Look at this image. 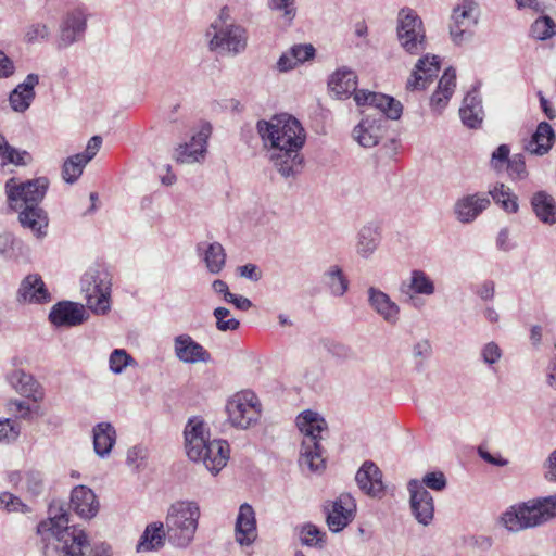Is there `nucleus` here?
Instances as JSON below:
<instances>
[{"label":"nucleus","mask_w":556,"mask_h":556,"mask_svg":"<svg viewBox=\"0 0 556 556\" xmlns=\"http://www.w3.org/2000/svg\"><path fill=\"white\" fill-rule=\"evenodd\" d=\"M256 129L280 174H299L304 169L300 150L306 132L298 118L288 113L276 114L268 121H258Z\"/></svg>","instance_id":"obj_1"},{"label":"nucleus","mask_w":556,"mask_h":556,"mask_svg":"<svg viewBox=\"0 0 556 556\" xmlns=\"http://www.w3.org/2000/svg\"><path fill=\"white\" fill-rule=\"evenodd\" d=\"M48 513L49 517L37 526L43 556H83V549L89 546L87 534L68 525V513L61 503L53 501Z\"/></svg>","instance_id":"obj_2"},{"label":"nucleus","mask_w":556,"mask_h":556,"mask_svg":"<svg viewBox=\"0 0 556 556\" xmlns=\"http://www.w3.org/2000/svg\"><path fill=\"white\" fill-rule=\"evenodd\" d=\"M358 106H365L364 117L353 130L354 139L364 148H372L382 138L386 118L399 119L402 104L395 99L377 92L361 91L355 94Z\"/></svg>","instance_id":"obj_3"},{"label":"nucleus","mask_w":556,"mask_h":556,"mask_svg":"<svg viewBox=\"0 0 556 556\" xmlns=\"http://www.w3.org/2000/svg\"><path fill=\"white\" fill-rule=\"evenodd\" d=\"M49 181L46 176L17 182L15 177L5 184L8 202L11 208L20 210L18 220L24 228H29L38 237L45 235L43 228L48 226L46 212L39 207Z\"/></svg>","instance_id":"obj_4"},{"label":"nucleus","mask_w":556,"mask_h":556,"mask_svg":"<svg viewBox=\"0 0 556 556\" xmlns=\"http://www.w3.org/2000/svg\"><path fill=\"white\" fill-rule=\"evenodd\" d=\"M188 457L193 462H202L212 473H218L227 464L229 444L225 440H210L203 420L192 417L188 420L185 431Z\"/></svg>","instance_id":"obj_5"},{"label":"nucleus","mask_w":556,"mask_h":556,"mask_svg":"<svg viewBox=\"0 0 556 556\" xmlns=\"http://www.w3.org/2000/svg\"><path fill=\"white\" fill-rule=\"evenodd\" d=\"M556 517V494L536 497L511 506L501 520L511 532L541 526Z\"/></svg>","instance_id":"obj_6"},{"label":"nucleus","mask_w":556,"mask_h":556,"mask_svg":"<svg viewBox=\"0 0 556 556\" xmlns=\"http://www.w3.org/2000/svg\"><path fill=\"white\" fill-rule=\"evenodd\" d=\"M296 426L303 433L300 463L307 465L312 471L323 469L325 458L320 441L324 439L323 433L328 431L327 421L318 413L307 409L298 416Z\"/></svg>","instance_id":"obj_7"},{"label":"nucleus","mask_w":556,"mask_h":556,"mask_svg":"<svg viewBox=\"0 0 556 556\" xmlns=\"http://www.w3.org/2000/svg\"><path fill=\"white\" fill-rule=\"evenodd\" d=\"M200 518V507L194 501H178L168 509L166 534L169 543L185 548L194 539Z\"/></svg>","instance_id":"obj_8"},{"label":"nucleus","mask_w":556,"mask_h":556,"mask_svg":"<svg viewBox=\"0 0 556 556\" xmlns=\"http://www.w3.org/2000/svg\"><path fill=\"white\" fill-rule=\"evenodd\" d=\"M80 286L89 309L101 315L111 309L112 275L104 265L90 267L83 275Z\"/></svg>","instance_id":"obj_9"},{"label":"nucleus","mask_w":556,"mask_h":556,"mask_svg":"<svg viewBox=\"0 0 556 556\" xmlns=\"http://www.w3.org/2000/svg\"><path fill=\"white\" fill-rule=\"evenodd\" d=\"M396 37L401 48L410 55H418L427 49L422 20L410 8H403L397 13Z\"/></svg>","instance_id":"obj_10"},{"label":"nucleus","mask_w":556,"mask_h":556,"mask_svg":"<svg viewBox=\"0 0 556 556\" xmlns=\"http://www.w3.org/2000/svg\"><path fill=\"white\" fill-rule=\"evenodd\" d=\"M208 46L212 51L238 54L247 47L245 30L235 24H225L220 18L212 23L206 30Z\"/></svg>","instance_id":"obj_11"},{"label":"nucleus","mask_w":556,"mask_h":556,"mask_svg":"<svg viewBox=\"0 0 556 556\" xmlns=\"http://www.w3.org/2000/svg\"><path fill=\"white\" fill-rule=\"evenodd\" d=\"M480 8L475 0H460L452 10L450 36L452 41L460 46L472 38V28L478 24Z\"/></svg>","instance_id":"obj_12"},{"label":"nucleus","mask_w":556,"mask_h":556,"mask_svg":"<svg viewBox=\"0 0 556 556\" xmlns=\"http://www.w3.org/2000/svg\"><path fill=\"white\" fill-rule=\"evenodd\" d=\"M226 412L232 426L247 429L258 420L261 404L253 392H239L227 402Z\"/></svg>","instance_id":"obj_13"},{"label":"nucleus","mask_w":556,"mask_h":556,"mask_svg":"<svg viewBox=\"0 0 556 556\" xmlns=\"http://www.w3.org/2000/svg\"><path fill=\"white\" fill-rule=\"evenodd\" d=\"M324 511L329 530L338 533L354 520L356 502L350 493H342L334 501H327L324 504Z\"/></svg>","instance_id":"obj_14"},{"label":"nucleus","mask_w":556,"mask_h":556,"mask_svg":"<svg viewBox=\"0 0 556 556\" xmlns=\"http://www.w3.org/2000/svg\"><path fill=\"white\" fill-rule=\"evenodd\" d=\"M410 493V508L417 521L428 526L433 520L434 504L430 492L417 479H412L407 484Z\"/></svg>","instance_id":"obj_15"},{"label":"nucleus","mask_w":556,"mask_h":556,"mask_svg":"<svg viewBox=\"0 0 556 556\" xmlns=\"http://www.w3.org/2000/svg\"><path fill=\"white\" fill-rule=\"evenodd\" d=\"M87 318L84 306L72 301L58 302L49 313V320L56 327H75L81 325Z\"/></svg>","instance_id":"obj_16"},{"label":"nucleus","mask_w":556,"mask_h":556,"mask_svg":"<svg viewBox=\"0 0 556 556\" xmlns=\"http://www.w3.org/2000/svg\"><path fill=\"white\" fill-rule=\"evenodd\" d=\"M440 71V60L437 55L426 54L418 60L410 77L406 83L408 90H421L437 77Z\"/></svg>","instance_id":"obj_17"},{"label":"nucleus","mask_w":556,"mask_h":556,"mask_svg":"<svg viewBox=\"0 0 556 556\" xmlns=\"http://www.w3.org/2000/svg\"><path fill=\"white\" fill-rule=\"evenodd\" d=\"M490 199L484 193H473L458 199L454 205L456 218L462 224L472 223L488 206Z\"/></svg>","instance_id":"obj_18"},{"label":"nucleus","mask_w":556,"mask_h":556,"mask_svg":"<svg viewBox=\"0 0 556 556\" xmlns=\"http://www.w3.org/2000/svg\"><path fill=\"white\" fill-rule=\"evenodd\" d=\"M355 480L358 488L371 497H381L384 494L382 472L371 460L364 462L356 472Z\"/></svg>","instance_id":"obj_19"},{"label":"nucleus","mask_w":556,"mask_h":556,"mask_svg":"<svg viewBox=\"0 0 556 556\" xmlns=\"http://www.w3.org/2000/svg\"><path fill=\"white\" fill-rule=\"evenodd\" d=\"M177 358L186 364L208 363L211 354L189 334L177 336L174 340Z\"/></svg>","instance_id":"obj_20"},{"label":"nucleus","mask_w":556,"mask_h":556,"mask_svg":"<svg viewBox=\"0 0 556 556\" xmlns=\"http://www.w3.org/2000/svg\"><path fill=\"white\" fill-rule=\"evenodd\" d=\"M72 509L84 519L93 518L99 510V502L94 492L86 485H76L71 494Z\"/></svg>","instance_id":"obj_21"},{"label":"nucleus","mask_w":556,"mask_h":556,"mask_svg":"<svg viewBox=\"0 0 556 556\" xmlns=\"http://www.w3.org/2000/svg\"><path fill=\"white\" fill-rule=\"evenodd\" d=\"M207 138L208 130L202 129L197 135L192 136L189 142L180 144L175 150V160L181 164H192L200 162L206 152Z\"/></svg>","instance_id":"obj_22"},{"label":"nucleus","mask_w":556,"mask_h":556,"mask_svg":"<svg viewBox=\"0 0 556 556\" xmlns=\"http://www.w3.org/2000/svg\"><path fill=\"white\" fill-rule=\"evenodd\" d=\"M18 301L28 303H48L51 301V295L38 274L27 275L21 282L17 291Z\"/></svg>","instance_id":"obj_23"},{"label":"nucleus","mask_w":556,"mask_h":556,"mask_svg":"<svg viewBox=\"0 0 556 556\" xmlns=\"http://www.w3.org/2000/svg\"><path fill=\"white\" fill-rule=\"evenodd\" d=\"M370 307L390 325L399 320L400 306L383 291L370 287L367 291Z\"/></svg>","instance_id":"obj_24"},{"label":"nucleus","mask_w":556,"mask_h":556,"mask_svg":"<svg viewBox=\"0 0 556 556\" xmlns=\"http://www.w3.org/2000/svg\"><path fill=\"white\" fill-rule=\"evenodd\" d=\"M257 536L256 520L253 507L244 503L239 508L236 520V539L240 545L252 544Z\"/></svg>","instance_id":"obj_25"},{"label":"nucleus","mask_w":556,"mask_h":556,"mask_svg":"<svg viewBox=\"0 0 556 556\" xmlns=\"http://www.w3.org/2000/svg\"><path fill=\"white\" fill-rule=\"evenodd\" d=\"M38 83V75L29 74L11 91L9 102L13 111L23 113L30 106L36 96L34 88Z\"/></svg>","instance_id":"obj_26"},{"label":"nucleus","mask_w":556,"mask_h":556,"mask_svg":"<svg viewBox=\"0 0 556 556\" xmlns=\"http://www.w3.org/2000/svg\"><path fill=\"white\" fill-rule=\"evenodd\" d=\"M330 90L338 99L349 98L362 90H357V76L356 74L346 68H341L334 72L328 81Z\"/></svg>","instance_id":"obj_27"},{"label":"nucleus","mask_w":556,"mask_h":556,"mask_svg":"<svg viewBox=\"0 0 556 556\" xmlns=\"http://www.w3.org/2000/svg\"><path fill=\"white\" fill-rule=\"evenodd\" d=\"M102 144L100 136H93L87 143L84 152L70 156L63 164V174L78 172L81 174L84 167L97 155Z\"/></svg>","instance_id":"obj_28"},{"label":"nucleus","mask_w":556,"mask_h":556,"mask_svg":"<svg viewBox=\"0 0 556 556\" xmlns=\"http://www.w3.org/2000/svg\"><path fill=\"white\" fill-rule=\"evenodd\" d=\"M532 210L540 222L546 225L556 224V201L546 191H538L531 197Z\"/></svg>","instance_id":"obj_29"},{"label":"nucleus","mask_w":556,"mask_h":556,"mask_svg":"<svg viewBox=\"0 0 556 556\" xmlns=\"http://www.w3.org/2000/svg\"><path fill=\"white\" fill-rule=\"evenodd\" d=\"M86 29V15L81 10H75L64 20L61 27L60 46L67 47L76 41L77 36Z\"/></svg>","instance_id":"obj_30"},{"label":"nucleus","mask_w":556,"mask_h":556,"mask_svg":"<svg viewBox=\"0 0 556 556\" xmlns=\"http://www.w3.org/2000/svg\"><path fill=\"white\" fill-rule=\"evenodd\" d=\"M456 87V73L455 70L448 67L443 73L442 77L439 80L438 89L431 97V105L437 111H442L452 94L454 93Z\"/></svg>","instance_id":"obj_31"},{"label":"nucleus","mask_w":556,"mask_h":556,"mask_svg":"<svg viewBox=\"0 0 556 556\" xmlns=\"http://www.w3.org/2000/svg\"><path fill=\"white\" fill-rule=\"evenodd\" d=\"M555 139V132L552 126L542 122L538 125L535 132L526 144V150L530 154L543 155L549 151Z\"/></svg>","instance_id":"obj_32"},{"label":"nucleus","mask_w":556,"mask_h":556,"mask_svg":"<svg viewBox=\"0 0 556 556\" xmlns=\"http://www.w3.org/2000/svg\"><path fill=\"white\" fill-rule=\"evenodd\" d=\"M8 380L20 394L31 397L34 401L41 400L40 386L31 375L23 370H14L8 376Z\"/></svg>","instance_id":"obj_33"},{"label":"nucleus","mask_w":556,"mask_h":556,"mask_svg":"<svg viewBox=\"0 0 556 556\" xmlns=\"http://www.w3.org/2000/svg\"><path fill=\"white\" fill-rule=\"evenodd\" d=\"M315 54V49L312 45H295L290 50L285 52L277 62V68L280 72H287L294 68Z\"/></svg>","instance_id":"obj_34"},{"label":"nucleus","mask_w":556,"mask_h":556,"mask_svg":"<svg viewBox=\"0 0 556 556\" xmlns=\"http://www.w3.org/2000/svg\"><path fill=\"white\" fill-rule=\"evenodd\" d=\"M116 441V432L110 422H100L93 428V447L97 455L105 457Z\"/></svg>","instance_id":"obj_35"},{"label":"nucleus","mask_w":556,"mask_h":556,"mask_svg":"<svg viewBox=\"0 0 556 556\" xmlns=\"http://www.w3.org/2000/svg\"><path fill=\"white\" fill-rule=\"evenodd\" d=\"M166 535L162 522L148 525L137 544V552H150L162 548Z\"/></svg>","instance_id":"obj_36"},{"label":"nucleus","mask_w":556,"mask_h":556,"mask_svg":"<svg viewBox=\"0 0 556 556\" xmlns=\"http://www.w3.org/2000/svg\"><path fill=\"white\" fill-rule=\"evenodd\" d=\"M380 243V233L375 225H366L357 235L356 252L363 258H368Z\"/></svg>","instance_id":"obj_37"},{"label":"nucleus","mask_w":556,"mask_h":556,"mask_svg":"<svg viewBox=\"0 0 556 556\" xmlns=\"http://www.w3.org/2000/svg\"><path fill=\"white\" fill-rule=\"evenodd\" d=\"M204 243H199L197 247L198 252L203 250V260L206 268L211 274H219L226 264V252L219 242H212L203 249Z\"/></svg>","instance_id":"obj_38"},{"label":"nucleus","mask_w":556,"mask_h":556,"mask_svg":"<svg viewBox=\"0 0 556 556\" xmlns=\"http://www.w3.org/2000/svg\"><path fill=\"white\" fill-rule=\"evenodd\" d=\"M459 114L463 123L470 128H476L481 123L482 108L475 94L468 93L464 98Z\"/></svg>","instance_id":"obj_39"},{"label":"nucleus","mask_w":556,"mask_h":556,"mask_svg":"<svg viewBox=\"0 0 556 556\" xmlns=\"http://www.w3.org/2000/svg\"><path fill=\"white\" fill-rule=\"evenodd\" d=\"M489 194L492 197L494 202L498 204L505 212L517 213L519 208L518 198L505 185H495L492 189L489 190Z\"/></svg>","instance_id":"obj_40"},{"label":"nucleus","mask_w":556,"mask_h":556,"mask_svg":"<svg viewBox=\"0 0 556 556\" xmlns=\"http://www.w3.org/2000/svg\"><path fill=\"white\" fill-rule=\"evenodd\" d=\"M300 541L302 545L323 548L326 544V533L317 526L307 522L301 527Z\"/></svg>","instance_id":"obj_41"},{"label":"nucleus","mask_w":556,"mask_h":556,"mask_svg":"<svg viewBox=\"0 0 556 556\" xmlns=\"http://www.w3.org/2000/svg\"><path fill=\"white\" fill-rule=\"evenodd\" d=\"M327 285L331 293L336 296H342L349 289V280L338 265L331 266L326 273Z\"/></svg>","instance_id":"obj_42"},{"label":"nucleus","mask_w":556,"mask_h":556,"mask_svg":"<svg viewBox=\"0 0 556 556\" xmlns=\"http://www.w3.org/2000/svg\"><path fill=\"white\" fill-rule=\"evenodd\" d=\"M0 156L7 163L15 165H25L30 162L31 156L26 151H18L11 147L5 138L0 135Z\"/></svg>","instance_id":"obj_43"},{"label":"nucleus","mask_w":556,"mask_h":556,"mask_svg":"<svg viewBox=\"0 0 556 556\" xmlns=\"http://www.w3.org/2000/svg\"><path fill=\"white\" fill-rule=\"evenodd\" d=\"M409 289L416 294L432 295L435 291L433 281L419 269L412 271Z\"/></svg>","instance_id":"obj_44"},{"label":"nucleus","mask_w":556,"mask_h":556,"mask_svg":"<svg viewBox=\"0 0 556 556\" xmlns=\"http://www.w3.org/2000/svg\"><path fill=\"white\" fill-rule=\"evenodd\" d=\"M531 34L539 40H545L556 34V24L549 16L539 17L531 26Z\"/></svg>","instance_id":"obj_45"},{"label":"nucleus","mask_w":556,"mask_h":556,"mask_svg":"<svg viewBox=\"0 0 556 556\" xmlns=\"http://www.w3.org/2000/svg\"><path fill=\"white\" fill-rule=\"evenodd\" d=\"M132 363H135V359L124 349H115L109 358L110 370L116 375L122 374Z\"/></svg>","instance_id":"obj_46"},{"label":"nucleus","mask_w":556,"mask_h":556,"mask_svg":"<svg viewBox=\"0 0 556 556\" xmlns=\"http://www.w3.org/2000/svg\"><path fill=\"white\" fill-rule=\"evenodd\" d=\"M229 314L230 311L226 307H216L214 309L213 315L216 318V328L219 331H235L240 327V321L236 318L225 320Z\"/></svg>","instance_id":"obj_47"},{"label":"nucleus","mask_w":556,"mask_h":556,"mask_svg":"<svg viewBox=\"0 0 556 556\" xmlns=\"http://www.w3.org/2000/svg\"><path fill=\"white\" fill-rule=\"evenodd\" d=\"M20 435V426L16 420L0 419V442H12Z\"/></svg>","instance_id":"obj_48"},{"label":"nucleus","mask_w":556,"mask_h":556,"mask_svg":"<svg viewBox=\"0 0 556 556\" xmlns=\"http://www.w3.org/2000/svg\"><path fill=\"white\" fill-rule=\"evenodd\" d=\"M326 346L327 351L337 359L349 361L355 358V352L349 345L340 342H330Z\"/></svg>","instance_id":"obj_49"},{"label":"nucleus","mask_w":556,"mask_h":556,"mask_svg":"<svg viewBox=\"0 0 556 556\" xmlns=\"http://www.w3.org/2000/svg\"><path fill=\"white\" fill-rule=\"evenodd\" d=\"M510 149L507 144H501L493 153L491 157V165L494 170H502L503 167L508 164Z\"/></svg>","instance_id":"obj_50"},{"label":"nucleus","mask_w":556,"mask_h":556,"mask_svg":"<svg viewBox=\"0 0 556 556\" xmlns=\"http://www.w3.org/2000/svg\"><path fill=\"white\" fill-rule=\"evenodd\" d=\"M421 483L425 488L427 486L434 491H442L446 488V479L441 471L428 472Z\"/></svg>","instance_id":"obj_51"},{"label":"nucleus","mask_w":556,"mask_h":556,"mask_svg":"<svg viewBox=\"0 0 556 556\" xmlns=\"http://www.w3.org/2000/svg\"><path fill=\"white\" fill-rule=\"evenodd\" d=\"M50 34V29L46 24H33L27 27L25 33V39L28 42H34L40 39H46Z\"/></svg>","instance_id":"obj_52"},{"label":"nucleus","mask_w":556,"mask_h":556,"mask_svg":"<svg viewBox=\"0 0 556 556\" xmlns=\"http://www.w3.org/2000/svg\"><path fill=\"white\" fill-rule=\"evenodd\" d=\"M269 5L273 10L282 11L288 22L295 16L294 0H269Z\"/></svg>","instance_id":"obj_53"},{"label":"nucleus","mask_w":556,"mask_h":556,"mask_svg":"<svg viewBox=\"0 0 556 556\" xmlns=\"http://www.w3.org/2000/svg\"><path fill=\"white\" fill-rule=\"evenodd\" d=\"M481 356L485 364L493 365L501 358L502 351L495 342H489L483 346Z\"/></svg>","instance_id":"obj_54"},{"label":"nucleus","mask_w":556,"mask_h":556,"mask_svg":"<svg viewBox=\"0 0 556 556\" xmlns=\"http://www.w3.org/2000/svg\"><path fill=\"white\" fill-rule=\"evenodd\" d=\"M237 270L241 277L247 278L253 282H257L262 278V271L255 264L252 263L239 266Z\"/></svg>","instance_id":"obj_55"},{"label":"nucleus","mask_w":556,"mask_h":556,"mask_svg":"<svg viewBox=\"0 0 556 556\" xmlns=\"http://www.w3.org/2000/svg\"><path fill=\"white\" fill-rule=\"evenodd\" d=\"M14 70L13 61L2 50H0V78H8L12 76Z\"/></svg>","instance_id":"obj_56"},{"label":"nucleus","mask_w":556,"mask_h":556,"mask_svg":"<svg viewBox=\"0 0 556 556\" xmlns=\"http://www.w3.org/2000/svg\"><path fill=\"white\" fill-rule=\"evenodd\" d=\"M478 454L484 462L494 466L503 467L508 464V460L506 458H503L501 456H493L483 446L478 447Z\"/></svg>","instance_id":"obj_57"},{"label":"nucleus","mask_w":556,"mask_h":556,"mask_svg":"<svg viewBox=\"0 0 556 556\" xmlns=\"http://www.w3.org/2000/svg\"><path fill=\"white\" fill-rule=\"evenodd\" d=\"M26 484L27 491L35 496L42 491V479L38 473H28Z\"/></svg>","instance_id":"obj_58"},{"label":"nucleus","mask_w":556,"mask_h":556,"mask_svg":"<svg viewBox=\"0 0 556 556\" xmlns=\"http://www.w3.org/2000/svg\"><path fill=\"white\" fill-rule=\"evenodd\" d=\"M144 457H146V450L140 445H136L128 450L126 462L130 466L139 467L138 460L139 459L142 460V459H144Z\"/></svg>","instance_id":"obj_59"},{"label":"nucleus","mask_w":556,"mask_h":556,"mask_svg":"<svg viewBox=\"0 0 556 556\" xmlns=\"http://www.w3.org/2000/svg\"><path fill=\"white\" fill-rule=\"evenodd\" d=\"M469 544L481 551H489L493 545V539L489 535H473Z\"/></svg>","instance_id":"obj_60"},{"label":"nucleus","mask_w":556,"mask_h":556,"mask_svg":"<svg viewBox=\"0 0 556 556\" xmlns=\"http://www.w3.org/2000/svg\"><path fill=\"white\" fill-rule=\"evenodd\" d=\"M507 168L513 174H522L526 169V163L525 157L522 154H515L513 157L509 159Z\"/></svg>","instance_id":"obj_61"},{"label":"nucleus","mask_w":556,"mask_h":556,"mask_svg":"<svg viewBox=\"0 0 556 556\" xmlns=\"http://www.w3.org/2000/svg\"><path fill=\"white\" fill-rule=\"evenodd\" d=\"M9 409L16 412L21 418L27 419L30 416V407L24 401H10Z\"/></svg>","instance_id":"obj_62"},{"label":"nucleus","mask_w":556,"mask_h":556,"mask_svg":"<svg viewBox=\"0 0 556 556\" xmlns=\"http://www.w3.org/2000/svg\"><path fill=\"white\" fill-rule=\"evenodd\" d=\"M496 247L502 251H509L513 248V244L509 242V231L507 228H503L500 230L496 238Z\"/></svg>","instance_id":"obj_63"},{"label":"nucleus","mask_w":556,"mask_h":556,"mask_svg":"<svg viewBox=\"0 0 556 556\" xmlns=\"http://www.w3.org/2000/svg\"><path fill=\"white\" fill-rule=\"evenodd\" d=\"M546 465L545 478L549 481H556V450L548 456Z\"/></svg>","instance_id":"obj_64"}]
</instances>
